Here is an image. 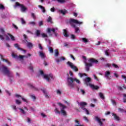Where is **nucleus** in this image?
I'll return each instance as SVG.
<instances>
[{
  "label": "nucleus",
  "mask_w": 126,
  "mask_h": 126,
  "mask_svg": "<svg viewBox=\"0 0 126 126\" xmlns=\"http://www.w3.org/2000/svg\"><path fill=\"white\" fill-rule=\"evenodd\" d=\"M19 110H20V113L23 114V115H25V114H26V112H25V111H24L23 109L19 108Z\"/></svg>",
  "instance_id": "35"
},
{
  "label": "nucleus",
  "mask_w": 126,
  "mask_h": 126,
  "mask_svg": "<svg viewBox=\"0 0 126 126\" xmlns=\"http://www.w3.org/2000/svg\"><path fill=\"white\" fill-rule=\"evenodd\" d=\"M65 1L66 0H57V1L59 2V3H64Z\"/></svg>",
  "instance_id": "39"
},
{
  "label": "nucleus",
  "mask_w": 126,
  "mask_h": 126,
  "mask_svg": "<svg viewBox=\"0 0 126 126\" xmlns=\"http://www.w3.org/2000/svg\"><path fill=\"white\" fill-rule=\"evenodd\" d=\"M55 57H58V56H59V50H58V49H56L55 50Z\"/></svg>",
  "instance_id": "36"
},
{
  "label": "nucleus",
  "mask_w": 126,
  "mask_h": 126,
  "mask_svg": "<svg viewBox=\"0 0 126 126\" xmlns=\"http://www.w3.org/2000/svg\"><path fill=\"white\" fill-rule=\"evenodd\" d=\"M113 66H114V67H115V68H119V66H118V65L115 64V63H113L112 64Z\"/></svg>",
  "instance_id": "53"
},
{
  "label": "nucleus",
  "mask_w": 126,
  "mask_h": 126,
  "mask_svg": "<svg viewBox=\"0 0 126 126\" xmlns=\"http://www.w3.org/2000/svg\"><path fill=\"white\" fill-rule=\"evenodd\" d=\"M73 81H75L76 83L78 84H80V81L79 80L76 79V78H72L71 77H68L67 78V86L70 88H73L74 87V82Z\"/></svg>",
  "instance_id": "3"
},
{
  "label": "nucleus",
  "mask_w": 126,
  "mask_h": 126,
  "mask_svg": "<svg viewBox=\"0 0 126 126\" xmlns=\"http://www.w3.org/2000/svg\"><path fill=\"white\" fill-rule=\"evenodd\" d=\"M28 85L29 87H30V88H31L32 89H33L34 90H38V89L34 87L33 85L29 84Z\"/></svg>",
  "instance_id": "31"
},
{
  "label": "nucleus",
  "mask_w": 126,
  "mask_h": 126,
  "mask_svg": "<svg viewBox=\"0 0 126 126\" xmlns=\"http://www.w3.org/2000/svg\"><path fill=\"white\" fill-rule=\"evenodd\" d=\"M39 72L42 77H43L44 79H46L48 82H51L52 80L55 79V76H54V75L52 74H44V71L42 70H39Z\"/></svg>",
  "instance_id": "4"
},
{
  "label": "nucleus",
  "mask_w": 126,
  "mask_h": 126,
  "mask_svg": "<svg viewBox=\"0 0 126 126\" xmlns=\"http://www.w3.org/2000/svg\"><path fill=\"white\" fill-rule=\"evenodd\" d=\"M58 28H48L47 29V33H48L49 34H51V32H53L54 34H55V37H58V36H59V34H58V33L56 32V31H58Z\"/></svg>",
  "instance_id": "11"
},
{
  "label": "nucleus",
  "mask_w": 126,
  "mask_h": 126,
  "mask_svg": "<svg viewBox=\"0 0 126 126\" xmlns=\"http://www.w3.org/2000/svg\"><path fill=\"white\" fill-rule=\"evenodd\" d=\"M94 79H95V80H96V81H99V79H98V78H97V77H96V75H94Z\"/></svg>",
  "instance_id": "60"
},
{
  "label": "nucleus",
  "mask_w": 126,
  "mask_h": 126,
  "mask_svg": "<svg viewBox=\"0 0 126 126\" xmlns=\"http://www.w3.org/2000/svg\"><path fill=\"white\" fill-rule=\"evenodd\" d=\"M112 116L114 117V119L116 120V121H119L120 120V118L115 114L112 113Z\"/></svg>",
  "instance_id": "32"
},
{
  "label": "nucleus",
  "mask_w": 126,
  "mask_h": 126,
  "mask_svg": "<svg viewBox=\"0 0 126 126\" xmlns=\"http://www.w3.org/2000/svg\"><path fill=\"white\" fill-rule=\"evenodd\" d=\"M38 24H39V26H42L43 25V21L39 22Z\"/></svg>",
  "instance_id": "58"
},
{
  "label": "nucleus",
  "mask_w": 126,
  "mask_h": 126,
  "mask_svg": "<svg viewBox=\"0 0 126 126\" xmlns=\"http://www.w3.org/2000/svg\"><path fill=\"white\" fill-rule=\"evenodd\" d=\"M80 91L81 92L82 94H83V95H84V94H85V91H84V90L80 89Z\"/></svg>",
  "instance_id": "54"
},
{
  "label": "nucleus",
  "mask_w": 126,
  "mask_h": 126,
  "mask_svg": "<svg viewBox=\"0 0 126 126\" xmlns=\"http://www.w3.org/2000/svg\"><path fill=\"white\" fill-rule=\"evenodd\" d=\"M50 10L52 12H55V8H54V7L53 8H51L50 9Z\"/></svg>",
  "instance_id": "62"
},
{
  "label": "nucleus",
  "mask_w": 126,
  "mask_h": 126,
  "mask_svg": "<svg viewBox=\"0 0 126 126\" xmlns=\"http://www.w3.org/2000/svg\"><path fill=\"white\" fill-rule=\"evenodd\" d=\"M89 62H90V63H98V61L94 59H90Z\"/></svg>",
  "instance_id": "25"
},
{
  "label": "nucleus",
  "mask_w": 126,
  "mask_h": 126,
  "mask_svg": "<svg viewBox=\"0 0 126 126\" xmlns=\"http://www.w3.org/2000/svg\"><path fill=\"white\" fill-rule=\"evenodd\" d=\"M84 119L85 120V121L87 122V123H89V120H88L87 119V117L84 116Z\"/></svg>",
  "instance_id": "50"
},
{
  "label": "nucleus",
  "mask_w": 126,
  "mask_h": 126,
  "mask_svg": "<svg viewBox=\"0 0 126 126\" xmlns=\"http://www.w3.org/2000/svg\"><path fill=\"white\" fill-rule=\"evenodd\" d=\"M70 57L71 59H72L73 61H75V58H74L73 55L70 54Z\"/></svg>",
  "instance_id": "55"
},
{
  "label": "nucleus",
  "mask_w": 126,
  "mask_h": 126,
  "mask_svg": "<svg viewBox=\"0 0 126 126\" xmlns=\"http://www.w3.org/2000/svg\"><path fill=\"white\" fill-rule=\"evenodd\" d=\"M84 63L86 65V67H85L86 70L87 71H89L90 66H92V63H87V62H86V61H84Z\"/></svg>",
  "instance_id": "15"
},
{
  "label": "nucleus",
  "mask_w": 126,
  "mask_h": 126,
  "mask_svg": "<svg viewBox=\"0 0 126 126\" xmlns=\"http://www.w3.org/2000/svg\"><path fill=\"white\" fill-rule=\"evenodd\" d=\"M109 50H107L105 51V54L106 56H110V54H109Z\"/></svg>",
  "instance_id": "43"
},
{
  "label": "nucleus",
  "mask_w": 126,
  "mask_h": 126,
  "mask_svg": "<svg viewBox=\"0 0 126 126\" xmlns=\"http://www.w3.org/2000/svg\"><path fill=\"white\" fill-rule=\"evenodd\" d=\"M47 22H52V18L51 17H49L48 18Z\"/></svg>",
  "instance_id": "51"
},
{
  "label": "nucleus",
  "mask_w": 126,
  "mask_h": 126,
  "mask_svg": "<svg viewBox=\"0 0 126 126\" xmlns=\"http://www.w3.org/2000/svg\"><path fill=\"white\" fill-rule=\"evenodd\" d=\"M39 56L41 58V59H45L46 58V56H45V54L43 53L42 51L39 52Z\"/></svg>",
  "instance_id": "24"
},
{
  "label": "nucleus",
  "mask_w": 126,
  "mask_h": 126,
  "mask_svg": "<svg viewBox=\"0 0 126 126\" xmlns=\"http://www.w3.org/2000/svg\"><path fill=\"white\" fill-rule=\"evenodd\" d=\"M0 59H1V61H2L3 62H5V63H7L8 65H11V63L10 62H9V61H8V60H7L5 59H3V56L1 54H0Z\"/></svg>",
  "instance_id": "17"
},
{
  "label": "nucleus",
  "mask_w": 126,
  "mask_h": 126,
  "mask_svg": "<svg viewBox=\"0 0 126 126\" xmlns=\"http://www.w3.org/2000/svg\"><path fill=\"white\" fill-rule=\"evenodd\" d=\"M41 36L43 38H46V37H48V35L45 33H42Z\"/></svg>",
  "instance_id": "49"
},
{
  "label": "nucleus",
  "mask_w": 126,
  "mask_h": 126,
  "mask_svg": "<svg viewBox=\"0 0 126 126\" xmlns=\"http://www.w3.org/2000/svg\"><path fill=\"white\" fill-rule=\"evenodd\" d=\"M12 58H14V59H20V60H23L24 58H28V56H22L19 55V56L17 55L12 53Z\"/></svg>",
  "instance_id": "14"
},
{
  "label": "nucleus",
  "mask_w": 126,
  "mask_h": 126,
  "mask_svg": "<svg viewBox=\"0 0 126 126\" xmlns=\"http://www.w3.org/2000/svg\"><path fill=\"white\" fill-rule=\"evenodd\" d=\"M14 47H15V48H17V49H18V50H20V51H23V52H24V53H26V50H23L22 48H20L19 45H18V44H17V43L15 44Z\"/></svg>",
  "instance_id": "20"
},
{
  "label": "nucleus",
  "mask_w": 126,
  "mask_h": 126,
  "mask_svg": "<svg viewBox=\"0 0 126 126\" xmlns=\"http://www.w3.org/2000/svg\"><path fill=\"white\" fill-rule=\"evenodd\" d=\"M105 66H106V67H110V66H111V64H110V63H106L105 64Z\"/></svg>",
  "instance_id": "64"
},
{
  "label": "nucleus",
  "mask_w": 126,
  "mask_h": 126,
  "mask_svg": "<svg viewBox=\"0 0 126 126\" xmlns=\"http://www.w3.org/2000/svg\"><path fill=\"white\" fill-rule=\"evenodd\" d=\"M56 93L58 95H61V94H62V92H61V90H57Z\"/></svg>",
  "instance_id": "45"
},
{
  "label": "nucleus",
  "mask_w": 126,
  "mask_h": 126,
  "mask_svg": "<svg viewBox=\"0 0 126 126\" xmlns=\"http://www.w3.org/2000/svg\"><path fill=\"white\" fill-rule=\"evenodd\" d=\"M111 102L113 105H114V106H116V101H115L114 100L111 99Z\"/></svg>",
  "instance_id": "48"
},
{
  "label": "nucleus",
  "mask_w": 126,
  "mask_h": 126,
  "mask_svg": "<svg viewBox=\"0 0 126 126\" xmlns=\"http://www.w3.org/2000/svg\"><path fill=\"white\" fill-rule=\"evenodd\" d=\"M71 39L72 40H75V35H74V34H71Z\"/></svg>",
  "instance_id": "47"
},
{
  "label": "nucleus",
  "mask_w": 126,
  "mask_h": 126,
  "mask_svg": "<svg viewBox=\"0 0 126 126\" xmlns=\"http://www.w3.org/2000/svg\"><path fill=\"white\" fill-rule=\"evenodd\" d=\"M59 12L64 15L65 14H66V13H67V11L65 9L59 10Z\"/></svg>",
  "instance_id": "26"
},
{
  "label": "nucleus",
  "mask_w": 126,
  "mask_h": 126,
  "mask_svg": "<svg viewBox=\"0 0 126 126\" xmlns=\"http://www.w3.org/2000/svg\"><path fill=\"white\" fill-rule=\"evenodd\" d=\"M32 16L33 18V19H35L36 18V17L35 16V14L34 13H32Z\"/></svg>",
  "instance_id": "59"
},
{
  "label": "nucleus",
  "mask_w": 126,
  "mask_h": 126,
  "mask_svg": "<svg viewBox=\"0 0 126 126\" xmlns=\"http://www.w3.org/2000/svg\"><path fill=\"white\" fill-rule=\"evenodd\" d=\"M81 40L83 43H85V44L89 43V40H88V39H87L85 37H82L81 38Z\"/></svg>",
  "instance_id": "22"
},
{
  "label": "nucleus",
  "mask_w": 126,
  "mask_h": 126,
  "mask_svg": "<svg viewBox=\"0 0 126 126\" xmlns=\"http://www.w3.org/2000/svg\"><path fill=\"white\" fill-rule=\"evenodd\" d=\"M65 58L64 57H60V59L57 58L56 59V62L57 63H59L60 62H62V61H64Z\"/></svg>",
  "instance_id": "19"
},
{
  "label": "nucleus",
  "mask_w": 126,
  "mask_h": 126,
  "mask_svg": "<svg viewBox=\"0 0 126 126\" xmlns=\"http://www.w3.org/2000/svg\"><path fill=\"white\" fill-rule=\"evenodd\" d=\"M47 47L48 48V51L50 52V53L53 54V53H54V49L53 48H52L50 45H47Z\"/></svg>",
  "instance_id": "27"
},
{
  "label": "nucleus",
  "mask_w": 126,
  "mask_h": 126,
  "mask_svg": "<svg viewBox=\"0 0 126 126\" xmlns=\"http://www.w3.org/2000/svg\"><path fill=\"white\" fill-rule=\"evenodd\" d=\"M1 71L4 74V75H7L9 78L13 77V73L8 69V68L6 66H2Z\"/></svg>",
  "instance_id": "5"
},
{
  "label": "nucleus",
  "mask_w": 126,
  "mask_h": 126,
  "mask_svg": "<svg viewBox=\"0 0 126 126\" xmlns=\"http://www.w3.org/2000/svg\"><path fill=\"white\" fill-rule=\"evenodd\" d=\"M67 64L70 66L71 68H72V70H74V71H78V69L77 68V67L76 66L74 65L73 63L69 61L67 62Z\"/></svg>",
  "instance_id": "13"
},
{
  "label": "nucleus",
  "mask_w": 126,
  "mask_h": 126,
  "mask_svg": "<svg viewBox=\"0 0 126 126\" xmlns=\"http://www.w3.org/2000/svg\"><path fill=\"white\" fill-rule=\"evenodd\" d=\"M24 40L23 41V42L24 43V44H26L28 48H32V47H33V44L28 41V38H27V36L24 34Z\"/></svg>",
  "instance_id": "9"
},
{
  "label": "nucleus",
  "mask_w": 126,
  "mask_h": 126,
  "mask_svg": "<svg viewBox=\"0 0 126 126\" xmlns=\"http://www.w3.org/2000/svg\"><path fill=\"white\" fill-rule=\"evenodd\" d=\"M78 104L79 105L80 108H81V109L83 110L84 112H85L87 115H90V113H89V111H88V110L85 108V106L87 105V103L84 102H78Z\"/></svg>",
  "instance_id": "7"
},
{
  "label": "nucleus",
  "mask_w": 126,
  "mask_h": 126,
  "mask_svg": "<svg viewBox=\"0 0 126 126\" xmlns=\"http://www.w3.org/2000/svg\"><path fill=\"white\" fill-rule=\"evenodd\" d=\"M41 116H42L43 118H46V117H47V116H46V114L43 113H41Z\"/></svg>",
  "instance_id": "57"
},
{
  "label": "nucleus",
  "mask_w": 126,
  "mask_h": 126,
  "mask_svg": "<svg viewBox=\"0 0 126 126\" xmlns=\"http://www.w3.org/2000/svg\"><path fill=\"white\" fill-rule=\"evenodd\" d=\"M58 105L61 107V112L60 113L63 115V116H66V111L64 110V109H66V106H64L63 104L61 103H58Z\"/></svg>",
  "instance_id": "10"
},
{
  "label": "nucleus",
  "mask_w": 126,
  "mask_h": 126,
  "mask_svg": "<svg viewBox=\"0 0 126 126\" xmlns=\"http://www.w3.org/2000/svg\"><path fill=\"white\" fill-rule=\"evenodd\" d=\"M98 94H99L100 98H101V99H102V100L105 99V96H104V94H103V93H99Z\"/></svg>",
  "instance_id": "30"
},
{
  "label": "nucleus",
  "mask_w": 126,
  "mask_h": 126,
  "mask_svg": "<svg viewBox=\"0 0 126 126\" xmlns=\"http://www.w3.org/2000/svg\"><path fill=\"white\" fill-rule=\"evenodd\" d=\"M15 97H16V98H21L22 101H23L24 102H25L26 103H28V101L27 100V99H26V98L22 97V96H21V95L16 94H15Z\"/></svg>",
  "instance_id": "16"
},
{
  "label": "nucleus",
  "mask_w": 126,
  "mask_h": 126,
  "mask_svg": "<svg viewBox=\"0 0 126 126\" xmlns=\"http://www.w3.org/2000/svg\"><path fill=\"white\" fill-rule=\"evenodd\" d=\"M15 103L17 104V105H20V104H21V101L18 99H16Z\"/></svg>",
  "instance_id": "38"
},
{
  "label": "nucleus",
  "mask_w": 126,
  "mask_h": 126,
  "mask_svg": "<svg viewBox=\"0 0 126 126\" xmlns=\"http://www.w3.org/2000/svg\"><path fill=\"white\" fill-rule=\"evenodd\" d=\"M5 7L4 6H3V5H2V4L0 3V9H1V10H3L5 9Z\"/></svg>",
  "instance_id": "40"
},
{
  "label": "nucleus",
  "mask_w": 126,
  "mask_h": 126,
  "mask_svg": "<svg viewBox=\"0 0 126 126\" xmlns=\"http://www.w3.org/2000/svg\"><path fill=\"white\" fill-rule=\"evenodd\" d=\"M38 47H39V49L40 50H41V51H42V50H43V47H42V45H41V44H39L38 45Z\"/></svg>",
  "instance_id": "63"
},
{
  "label": "nucleus",
  "mask_w": 126,
  "mask_h": 126,
  "mask_svg": "<svg viewBox=\"0 0 126 126\" xmlns=\"http://www.w3.org/2000/svg\"><path fill=\"white\" fill-rule=\"evenodd\" d=\"M29 69H30L31 70H32V71H33V66H32V65H30V66L29 67Z\"/></svg>",
  "instance_id": "52"
},
{
  "label": "nucleus",
  "mask_w": 126,
  "mask_h": 126,
  "mask_svg": "<svg viewBox=\"0 0 126 126\" xmlns=\"http://www.w3.org/2000/svg\"><path fill=\"white\" fill-rule=\"evenodd\" d=\"M31 97L33 99V100H34V101L36 100V96H35L34 95H31Z\"/></svg>",
  "instance_id": "56"
},
{
  "label": "nucleus",
  "mask_w": 126,
  "mask_h": 126,
  "mask_svg": "<svg viewBox=\"0 0 126 126\" xmlns=\"http://www.w3.org/2000/svg\"><path fill=\"white\" fill-rule=\"evenodd\" d=\"M4 37L7 41H9L11 40L12 41H14L15 40V38L14 36H13L12 35L9 34V33H5V32L4 31V30L3 28H0V40H2V41H3L4 40Z\"/></svg>",
  "instance_id": "1"
},
{
  "label": "nucleus",
  "mask_w": 126,
  "mask_h": 126,
  "mask_svg": "<svg viewBox=\"0 0 126 126\" xmlns=\"http://www.w3.org/2000/svg\"><path fill=\"white\" fill-rule=\"evenodd\" d=\"M29 25H31V26H35L36 25V23L35 22H30L28 23Z\"/></svg>",
  "instance_id": "33"
},
{
  "label": "nucleus",
  "mask_w": 126,
  "mask_h": 126,
  "mask_svg": "<svg viewBox=\"0 0 126 126\" xmlns=\"http://www.w3.org/2000/svg\"><path fill=\"white\" fill-rule=\"evenodd\" d=\"M17 6H20L21 11H22V12H25V11H26V10L27 9V8L25 6H24V5L20 4L18 2H16V4L14 6V7H16Z\"/></svg>",
  "instance_id": "12"
},
{
  "label": "nucleus",
  "mask_w": 126,
  "mask_h": 126,
  "mask_svg": "<svg viewBox=\"0 0 126 126\" xmlns=\"http://www.w3.org/2000/svg\"><path fill=\"white\" fill-rule=\"evenodd\" d=\"M79 75L80 76V77H83V76H86V74H82L81 73H79Z\"/></svg>",
  "instance_id": "42"
},
{
  "label": "nucleus",
  "mask_w": 126,
  "mask_h": 126,
  "mask_svg": "<svg viewBox=\"0 0 126 126\" xmlns=\"http://www.w3.org/2000/svg\"><path fill=\"white\" fill-rule=\"evenodd\" d=\"M85 84H86L87 86H90L92 89H95V90H98L99 89V86H94V85L90 84V81H91V78L88 77L86 78L85 80Z\"/></svg>",
  "instance_id": "6"
},
{
  "label": "nucleus",
  "mask_w": 126,
  "mask_h": 126,
  "mask_svg": "<svg viewBox=\"0 0 126 126\" xmlns=\"http://www.w3.org/2000/svg\"><path fill=\"white\" fill-rule=\"evenodd\" d=\"M38 7H39V8H40V9H41V10H42V12H43V13H45V12H46V10L45 9V7H44V6H43L41 5H39Z\"/></svg>",
  "instance_id": "28"
},
{
  "label": "nucleus",
  "mask_w": 126,
  "mask_h": 126,
  "mask_svg": "<svg viewBox=\"0 0 126 126\" xmlns=\"http://www.w3.org/2000/svg\"><path fill=\"white\" fill-rule=\"evenodd\" d=\"M118 110L119 112H121V113H123L124 112V109L123 108H119Z\"/></svg>",
  "instance_id": "61"
},
{
  "label": "nucleus",
  "mask_w": 126,
  "mask_h": 126,
  "mask_svg": "<svg viewBox=\"0 0 126 126\" xmlns=\"http://www.w3.org/2000/svg\"><path fill=\"white\" fill-rule=\"evenodd\" d=\"M36 34L37 37H39V36H40V31L39 30L36 31Z\"/></svg>",
  "instance_id": "46"
},
{
  "label": "nucleus",
  "mask_w": 126,
  "mask_h": 126,
  "mask_svg": "<svg viewBox=\"0 0 126 126\" xmlns=\"http://www.w3.org/2000/svg\"><path fill=\"white\" fill-rule=\"evenodd\" d=\"M94 120L95 122H97V123L98 124V125L99 126H103L104 124L102 122H105V121H106V119H101V118H100V117H99L98 116H94Z\"/></svg>",
  "instance_id": "8"
},
{
  "label": "nucleus",
  "mask_w": 126,
  "mask_h": 126,
  "mask_svg": "<svg viewBox=\"0 0 126 126\" xmlns=\"http://www.w3.org/2000/svg\"><path fill=\"white\" fill-rule=\"evenodd\" d=\"M21 21L22 24H26V22H25V20H24V18H21Z\"/></svg>",
  "instance_id": "41"
},
{
  "label": "nucleus",
  "mask_w": 126,
  "mask_h": 126,
  "mask_svg": "<svg viewBox=\"0 0 126 126\" xmlns=\"http://www.w3.org/2000/svg\"><path fill=\"white\" fill-rule=\"evenodd\" d=\"M42 91L44 94L45 98H47V99L49 98V93H48V92H47V91H46L45 90H43Z\"/></svg>",
  "instance_id": "23"
},
{
  "label": "nucleus",
  "mask_w": 126,
  "mask_h": 126,
  "mask_svg": "<svg viewBox=\"0 0 126 126\" xmlns=\"http://www.w3.org/2000/svg\"><path fill=\"white\" fill-rule=\"evenodd\" d=\"M13 28H14L16 30H17L18 29V27H17L16 25H15L14 24H12Z\"/></svg>",
  "instance_id": "44"
},
{
  "label": "nucleus",
  "mask_w": 126,
  "mask_h": 126,
  "mask_svg": "<svg viewBox=\"0 0 126 126\" xmlns=\"http://www.w3.org/2000/svg\"><path fill=\"white\" fill-rule=\"evenodd\" d=\"M63 35L65 37V38H67V37H69L68 33H67V30L66 29H63Z\"/></svg>",
  "instance_id": "21"
},
{
  "label": "nucleus",
  "mask_w": 126,
  "mask_h": 126,
  "mask_svg": "<svg viewBox=\"0 0 126 126\" xmlns=\"http://www.w3.org/2000/svg\"><path fill=\"white\" fill-rule=\"evenodd\" d=\"M69 23L71 27L74 28L75 33H79V32H80L79 28L76 27V25H75V24H79V25H81V24H83V22H79L78 21V20L74 19H70L69 20Z\"/></svg>",
  "instance_id": "2"
},
{
  "label": "nucleus",
  "mask_w": 126,
  "mask_h": 126,
  "mask_svg": "<svg viewBox=\"0 0 126 126\" xmlns=\"http://www.w3.org/2000/svg\"><path fill=\"white\" fill-rule=\"evenodd\" d=\"M45 41H47V43H48V45L47 46H50V47L52 46V44H51V40L49 39L48 38H45Z\"/></svg>",
  "instance_id": "34"
},
{
  "label": "nucleus",
  "mask_w": 126,
  "mask_h": 126,
  "mask_svg": "<svg viewBox=\"0 0 126 126\" xmlns=\"http://www.w3.org/2000/svg\"><path fill=\"white\" fill-rule=\"evenodd\" d=\"M11 107L14 111H15V112L17 111V108H16V106L15 105H11Z\"/></svg>",
  "instance_id": "37"
},
{
  "label": "nucleus",
  "mask_w": 126,
  "mask_h": 126,
  "mask_svg": "<svg viewBox=\"0 0 126 126\" xmlns=\"http://www.w3.org/2000/svg\"><path fill=\"white\" fill-rule=\"evenodd\" d=\"M54 112L56 115H61V111L59 110V108L56 107Z\"/></svg>",
  "instance_id": "29"
},
{
  "label": "nucleus",
  "mask_w": 126,
  "mask_h": 126,
  "mask_svg": "<svg viewBox=\"0 0 126 126\" xmlns=\"http://www.w3.org/2000/svg\"><path fill=\"white\" fill-rule=\"evenodd\" d=\"M110 74H111V72L109 71H106L105 73L104 77H105L106 79H110V78H109Z\"/></svg>",
  "instance_id": "18"
}]
</instances>
